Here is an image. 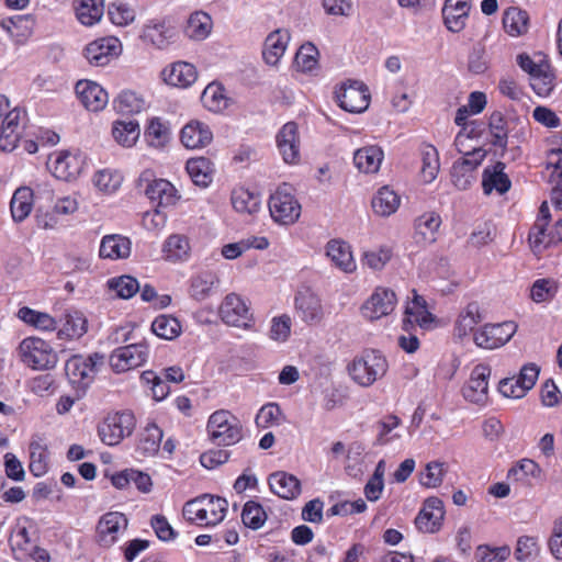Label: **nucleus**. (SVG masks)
<instances>
[{"label":"nucleus","mask_w":562,"mask_h":562,"mask_svg":"<svg viewBox=\"0 0 562 562\" xmlns=\"http://www.w3.org/2000/svg\"><path fill=\"white\" fill-rule=\"evenodd\" d=\"M386 358L375 349H366L348 364L351 380L362 387L371 386L387 372Z\"/></svg>","instance_id":"1"},{"label":"nucleus","mask_w":562,"mask_h":562,"mask_svg":"<svg viewBox=\"0 0 562 562\" xmlns=\"http://www.w3.org/2000/svg\"><path fill=\"white\" fill-rule=\"evenodd\" d=\"M210 439L217 446H232L243 438V426L228 411L213 413L207 422Z\"/></svg>","instance_id":"2"},{"label":"nucleus","mask_w":562,"mask_h":562,"mask_svg":"<svg viewBox=\"0 0 562 562\" xmlns=\"http://www.w3.org/2000/svg\"><path fill=\"white\" fill-rule=\"evenodd\" d=\"M268 206L272 220L281 225H292L301 215V204L288 183L280 186L270 195Z\"/></svg>","instance_id":"3"},{"label":"nucleus","mask_w":562,"mask_h":562,"mask_svg":"<svg viewBox=\"0 0 562 562\" xmlns=\"http://www.w3.org/2000/svg\"><path fill=\"white\" fill-rule=\"evenodd\" d=\"M135 417L132 412H117L108 417L99 425L98 432L108 446L119 445L125 437L133 432Z\"/></svg>","instance_id":"4"},{"label":"nucleus","mask_w":562,"mask_h":562,"mask_svg":"<svg viewBox=\"0 0 562 562\" xmlns=\"http://www.w3.org/2000/svg\"><path fill=\"white\" fill-rule=\"evenodd\" d=\"M22 361L33 369L45 370L56 364L57 356L43 339L29 337L19 346Z\"/></svg>","instance_id":"5"},{"label":"nucleus","mask_w":562,"mask_h":562,"mask_svg":"<svg viewBox=\"0 0 562 562\" xmlns=\"http://www.w3.org/2000/svg\"><path fill=\"white\" fill-rule=\"evenodd\" d=\"M104 363V356L94 352L85 358L80 355L72 356L65 364V372L71 384L87 386L93 379L98 368Z\"/></svg>","instance_id":"6"},{"label":"nucleus","mask_w":562,"mask_h":562,"mask_svg":"<svg viewBox=\"0 0 562 562\" xmlns=\"http://www.w3.org/2000/svg\"><path fill=\"white\" fill-rule=\"evenodd\" d=\"M464 156L456 160L451 168V179L459 190H467L474 181V171L482 164L486 151L482 148H473L463 151Z\"/></svg>","instance_id":"7"},{"label":"nucleus","mask_w":562,"mask_h":562,"mask_svg":"<svg viewBox=\"0 0 562 562\" xmlns=\"http://www.w3.org/2000/svg\"><path fill=\"white\" fill-rule=\"evenodd\" d=\"M335 93L339 106L347 112L361 113L369 106L370 92L362 82L344 83Z\"/></svg>","instance_id":"8"},{"label":"nucleus","mask_w":562,"mask_h":562,"mask_svg":"<svg viewBox=\"0 0 562 562\" xmlns=\"http://www.w3.org/2000/svg\"><path fill=\"white\" fill-rule=\"evenodd\" d=\"M26 124V114L19 108H14L3 117L0 130V149L13 151L22 138Z\"/></svg>","instance_id":"9"},{"label":"nucleus","mask_w":562,"mask_h":562,"mask_svg":"<svg viewBox=\"0 0 562 562\" xmlns=\"http://www.w3.org/2000/svg\"><path fill=\"white\" fill-rule=\"evenodd\" d=\"M127 526L128 519L123 513H105L97 524V542L103 548L112 547L117 541L120 533L127 529Z\"/></svg>","instance_id":"10"},{"label":"nucleus","mask_w":562,"mask_h":562,"mask_svg":"<svg viewBox=\"0 0 562 562\" xmlns=\"http://www.w3.org/2000/svg\"><path fill=\"white\" fill-rule=\"evenodd\" d=\"M122 53L121 42L113 36L101 37L89 43L83 49V56L93 67L106 66Z\"/></svg>","instance_id":"11"},{"label":"nucleus","mask_w":562,"mask_h":562,"mask_svg":"<svg viewBox=\"0 0 562 562\" xmlns=\"http://www.w3.org/2000/svg\"><path fill=\"white\" fill-rule=\"evenodd\" d=\"M147 355L148 348L145 344H131L113 350L109 363L114 372L122 373L142 366Z\"/></svg>","instance_id":"12"},{"label":"nucleus","mask_w":562,"mask_h":562,"mask_svg":"<svg viewBox=\"0 0 562 562\" xmlns=\"http://www.w3.org/2000/svg\"><path fill=\"white\" fill-rule=\"evenodd\" d=\"M517 326L513 322L485 325L474 335V342L484 349H495L504 346L516 333Z\"/></svg>","instance_id":"13"},{"label":"nucleus","mask_w":562,"mask_h":562,"mask_svg":"<svg viewBox=\"0 0 562 562\" xmlns=\"http://www.w3.org/2000/svg\"><path fill=\"white\" fill-rule=\"evenodd\" d=\"M491 368L477 364L473 368L470 379L462 387L463 397L474 404H485L488 398V378Z\"/></svg>","instance_id":"14"},{"label":"nucleus","mask_w":562,"mask_h":562,"mask_svg":"<svg viewBox=\"0 0 562 562\" xmlns=\"http://www.w3.org/2000/svg\"><path fill=\"white\" fill-rule=\"evenodd\" d=\"M220 314L227 325L241 328L251 326L252 315L246 303L235 293L226 295L220 307Z\"/></svg>","instance_id":"15"},{"label":"nucleus","mask_w":562,"mask_h":562,"mask_svg":"<svg viewBox=\"0 0 562 562\" xmlns=\"http://www.w3.org/2000/svg\"><path fill=\"white\" fill-rule=\"evenodd\" d=\"M445 518L443 502L436 497H428L418 513L415 525L418 530L428 533L439 531Z\"/></svg>","instance_id":"16"},{"label":"nucleus","mask_w":562,"mask_h":562,"mask_svg":"<svg viewBox=\"0 0 562 562\" xmlns=\"http://www.w3.org/2000/svg\"><path fill=\"white\" fill-rule=\"evenodd\" d=\"M396 295L394 291L378 288L371 297L363 304L362 314L370 321L379 319L394 311Z\"/></svg>","instance_id":"17"},{"label":"nucleus","mask_w":562,"mask_h":562,"mask_svg":"<svg viewBox=\"0 0 562 562\" xmlns=\"http://www.w3.org/2000/svg\"><path fill=\"white\" fill-rule=\"evenodd\" d=\"M295 307L300 317L310 324H317L324 317L322 301L317 294L310 289L297 292L295 296Z\"/></svg>","instance_id":"18"},{"label":"nucleus","mask_w":562,"mask_h":562,"mask_svg":"<svg viewBox=\"0 0 562 562\" xmlns=\"http://www.w3.org/2000/svg\"><path fill=\"white\" fill-rule=\"evenodd\" d=\"M76 93L83 106L93 112L102 110L108 101V92L97 82L80 80L76 85Z\"/></svg>","instance_id":"19"},{"label":"nucleus","mask_w":562,"mask_h":562,"mask_svg":"<svg viewBox=\"0 0 562 562\" xmlns=\"http://www.w3.org/2000/svg\"><path fill=\"white\" fill-rule=\"evenodd\" d=\"M144 193L156 209L175 205L179 199L176 188L165 179L147 180Z\"/></svg>","instance_id":"20"},{"label":"nucleus","mask_w":562,"mask_h":562,"mask_svg":"<svg viewBox=\"0 0 562 562\" xmlns=\"http://www.w3.org/2000/svg\"><path fill=\"white\" fill-rule=\"evenodd\" d=\"M277 144L283 160L286 164H295L300 159V140L297 125L288 122L277 135Z\"/></svg>","instance_id":"21"},{"label":"nucleus","mask_w":562,"mask_h":562,"mask_svg":"<svg viewBox=\"0 0 562 562\" xmlns=\"http://www.w3.org/2000/svg\"><path fill=\"white\" fill-rule=\"evenodd\" d=\"M271 491L281 498L294 499L301 494L300 480L288 472L278 471L269 476Z\"/></svg>","instance_id":"22"},{"label":"nucleus","mask_w":562,"mask_h":562,"mask_svg":"<svg viewBox=\"0 0 562 562\" xmlns=\"http://www.w3.org/2000/svg\"><path fill=\"white\" fill-rule=\"evenodd\" d=\"M470 11V4L467 0H446L442 8V15L447 29L458 33L465 26Z\"/></svg>","instance_id":"23"},{"label":"nucleus","mask_w":562,"mask_h":562,"mask_svg":"<svg viewBox=\"0 0 562 562\" xmlns=\"http://www.w3.org/2000/svg\"><path fill=\"white\" fill-rule=\"evenodd\" d=\"M180 137L187 148L195 149L209 145L213 139V134L205 123L191 121L181 130Z\"/></svg>","instance_id":"24"},{"label":"nucleus","mask_w":562,"mask_h":562,"mask_svg":"<svg viewBox=\"0 0 562 562\" xmlns=\"http://www.w3.org/2000/svg\"><path fill=\"white\" fill-rule=\"evenodd\" d=\"M505 164L497 161L493 167H486L482 176V187L485 194L496 191L499 194L506 193L512 186L508 176L504 172Z\"/></svg>","instance_id":"25"},{"label":"nucleus","mask_w":562,"mask_h":562,"mask_svg":"<svg viewBox=\"0 0 562 562\" xmlns=\"http://www.w3.org/2000/svg\"><path fill=\"white\" fill-rule=\"evenodd\" d=\"M199 501L201 502L202 521L206 526H214L224 520L228 506L225 498L203 494L199 496Z\"/></svg>","instance_id":"26"},{"label":"nucleus","mask_w":562,"mask_h":562,"mask_svg":"<svg viewBox=\"0 0 562 562\" xmlns=\"http://www.w3.org/2000/svg\"><path fill=\"white\" fill-rule=\"evenodd\" d=\"M290 35L282 30L271 32L266 41L262 50V57L268 65L276 66L283 56Z\"/></svg>","instance_id":"27"},{"label":"nucleus","mask_w":562,"mask_h":562,"mask_svg":"<svg viewBox=\"0 0 562 562\" xmlns=\"http://www.w3.org/2000/svg\"><path fill=\"white\" fill-rule=\"evenodd\" d=\"M326 249L327 256L337 268L347 273L356 270V262L347 243L333 239L328 241Z\"/></svg>","instance_id":"28"},{"label":"nucleus","mask_w":562,"mask_h":562,"mask_svg":"<svg viewBox=\"0 0 562 562\" xmlns=\"http://www.w3.org/2000/svg\"><path fill=\"white\" fill-rule=\"evenodd\" d=\"M100 257L109 259L127 258L131 254V241L120 235L104 236L100 245Z\"/></svg>","instance_id":"29"},{"label":"nucleus","mask_w":562,"mask_h":562,"mask_svg":"<svg viewBox=\"0 0 562 562\" xmlns=\"http://www.w3.org/2000/svg\"><path fill=\"white\" fill-rule=\"evenodd\" d=\"M53 170L56 178L69 181L80 173L81 164L77 156L69 151H61L53 162Z\"/></svg>","instance_id":"30"},{"label":"nucleus","mask_w":562,"mask_h":562,"mask_svg":"<svg viewBox=\"0 0 562 562\" xmlns=\"http://www.w3.org/2000/svg\"><path fill=\"white\" fill-rule=\"evenodd\" d=\"M441 225V217L435 212L420 215L415 221V235L418 241L431 244L436 240V233Z\"/></svg>","instance_id":"31"},{"label":"nucleus","mask_w":562,"mask_h":562,"mask_svg":"<svg viewBox=\"0 0 562 562\" xmlns=\"http://www.w3.org/2000/svg\"><path fill=\"white\" fill-rule=\"evenodd\" d=\"M383 151L378 146H368L355 153L353 161L357 168L366 173H374L380 169Z\"/></svg>","instance_id":"32"},{"label":"nucleus","mask_w":562,"mask_h":562,"mask_svg":"<svg viewBox=\"0 0 562 562\" xmlns=\"http://www.w3.org/2000/svg\"><path fill=\"white\" fill-rule=\"evenodd\" d=\"M503 25L510 36L526 34L529 27V14L525 10L510 7L504 12Z\"/></svg>","instance_id":"33"},{"label":"nucleus","mask_w":562,"mask_h":562,"mask_svg":"<svg viewBox=\"0 0 562 562\" xmlns=\"http://www.w3.org/2000/svg\"><path fill=\"white\" fill-rule=\"evenodd\" d=\"M172 35V29L166 26L164 21L151 20L144 26L142 37L157 48H164L169 44Z\"/></svg>","instance_id":"34"},{"label":"nucleus","mask_w":562,"mask_h":562,"mask_svg":"<svg viewBox=\"0 0 562 562\" xmlns=\"http://www.w3.org/2000/svg\"><path fill=\"white\" fill-rule=\"evenodd\" d=\"M33 191L27 187L15 190L11 199L10 209L15 222L24 221L32 211Z\"/></svg>","instance_id":"35"},{"label":"nucleus","mask_w":562,"mask_h":562,"mask_svg":"<svg viewBox=\"0 0 562 562\" xmlns=\"http://www.w3.org/2000/svg\"><path fill=\"white\" fill-rule=\"evenodd\" d=\"M87 333V319L78 311L67 312L63 316V326L58 330L60 338H80Z\"/></svg>","instance_id":"36"},{"label":"nucleus","mask_w":562,"mask_h":562,"mask_svg":"<svg viewBox=\"0 0 562 562\" xmlns=\"http://www.w3.org/2000/svg\"><path fill=\"white\" fill-rule=\"evenodd\" d=\"M372 209L380 216H390L400 206L398 195L389 187H382L372 199Z\"/></svg>","instance_id":"37"},{"label":"nucleus","mask_w":562,"mask_h":562,"mask_svg":"<svg viewBox=\"0 0 562 562\" xmlns=\"http://www.w3.org/2000/svg\"><path fill=\"white\" fill-rule=\"evenodd\" d=\"M186 168L194 184L205 188L212 182V164L207 158H191Z\"/></svg>","instance_id":"38"},{"label":"nucleus","mask_w":562,"mask_h":562,"mask_svg":"<svg viewBox=\"0 0 562 562\" xmlns=\"http://www.w3.org/2000/svg\"><path fill=\"white\" fill-rule=\"evenodd\" d=\"M112 135L124 147H132L140 135L139 125L133 120H120L113 123Z\"/></svg>","instance_id":"39"},{"label":"nucleus","mask_w":562,"mask_h":562,"mask_svg":"<svg viewBox=\"0 0 562 562\" xmlns=\"http://www.w3.org/2000/svg\"><path fill=\"white\" fill-rule=\"evenodd\" d=\"M482 321L480 306L476 302H471L462 311L456 322L454 333L459 338L465 337L473 330L475 325Z\"/></svg>","instance_id":"40"},{"label":"nucleus","mask_w":562,"mask_h":562,"mask_svg":"<svg viewBox=\"0 0 562 562\" xmlns=\"http://www.w3.org/2000/svg\"><path fill=\"white\" fill-rule=\"evenodd\" d=\"M548 167H553L550 181L554 183L551 191V201L562 210V151H550Z\"/></svg>","instance_id":"41"},{"label":"nucleus","mask_w":562,"mask_h":562,"mask_svg":"<svg viewBox=\"0 0 562 562\" xmlns=\"http://www.w3.org/2000/svg\"><path fill=\"white\" fill-rule=\"evenodd\" d=\"M211 30V16L205 12L198 11L190 15L184 32L188 37L202 41L209 36Z\"/></svg>","instance_id":"42"},{"label":"nucleus","mask_w":562,"mask_h":562,"mask_svg":"<svg viewBox=\"0 0 562 562\" xmlns=\"http://www.w3.org/2000/svg\"><path fill=\"white\" fill-rule=\"evenodd\" d=\"M440 168L439 154L435 146L426 144L422 147L420 176L425 183L432 182Z\"/></svg>","instance_id":"43"},{"label":"nucleus","mask_w":562,"mask_h":562,"mask_svg":"<svg viewBox=\"0 0 562 562\" xmlns=\"http://www.w3.org/2000/svg\"><path fill=\"white\" fill-rule=\"evenodd\" d=\"M196 80V70L192 64L179 61L172 65L166 81L177 87H189Z\"/></svg>","instance_id":"44"},{"label":"nucleus","mask_w":562,"mask_h":562,"mask_svg":"<svg viewBox=\"0 0 562 562\" xmlns=\"http://www.w3.org/2000/svg\"><path fill=\"white\" fill-rule=\"evenodd\" d=\"M232 204L238 213L255 214L260 209V199L249 190L238 188L232 192Z\"/></svg>","instance_id":"45"},{"label":"nucleus","mask_w":562,"mask_h":562,"mask_svg":"<svg viewBox=\"0 0 562 562\" xmlns=\"http://www.w3.org/2000/svg\"><path fill=\"white\" fill-rule=\"evenodd\" d=\"M151 331L161 339L172 340L181 334V325L171 315H159L151 324Z\"/></svg>","instance_id":"46"},{"label":"nucleus","mask_w":562,"mask_h":562,"mask_svg":"<svg viewBox=\"0 0 562 562\" xmlns=\"http://www.w3.org/2000/svg\"><path fill=\"white\" fill-rule=\"evenodd\" d=\"M0 25L11 37L29 36L32 33L34 19L30 14H18L3 19Z\"/></svg>","instance_id":"47"},{"label":"nucleus","mask_w":562,"mask_h":562,"mask_svg":"<svg viewBox=\"0 0 562 562\" xmlns=\"http://www.w3.org/2000/svg\"><path fill=\"white\" fill-rule=\"evenodd\" d=\"M161 439V429L154 424L148 425L140 436L137 451L145 457L154 456L159 450Z\"/></svg>","instance_id":"48"},{"label":"nucleus","mask_w":562,"mask_h":562,"mask_svg":"<svg viewBox=\"0 0 562 562\" xmlns=\"http://www.w3.org/2000/svg\"><path fill=\"white\" fill-rule=\"evenodd\" d=\"M108 288L115 292L116 297L123 300L133 297L140 290L137 279L128 274L111 278Z\"/></svg>","instance_id":"49"},{"label":"nucleus","mask_w":562,"mask_h":562,"mask_svg":"<svg viewBox=\"0 0 562 562\" xmlns=\"http://www.w3.org/2000/svg\"><path fill=\"white\" fill-rule=\"evenodd\" d=\"M203 104L213 112H220L228 106V99L224 94V88L215 82L210 83L202 93Z\"/></svg>","instance_id":"50"},{"label":"nucleus","mask_w":562,"mask_h":562,"mask_svg":"<svg viewBox=\"0 0 562 562\" xmlns=\"http://www.w3.org/2000/svg\"><path fill=\"white\" fill-rule=\"evenodd\" d=\"M20 319L42 330H54L56 321L47 313L34 311L30 307H21L18 312Z\"/></svg>","instance_id":"51"},{"label":"nucleus","mask_w":562,"mask_h":562,"mask_svg":"<svg viewBox=\"0 0 562 562\" xmlns=\"http://www.w3.org/2000/svg\"><path fill=\"white\" fill-rule=\"evenodd\" d=\"M103 11V0H82L77 8V18L83 25L90 26L102 18Z\"/></svg>","instance_id":"52"},{"label":"nucleus","mask_w":562,"mask_h":562,"mask_svg":"<svg viewBox=\"0 0 562 562\" xmlns=\"http://www.w3.org/2000/svg\"><path fill=\"white\" fill-rule=\"evenodd\" d=\"M554 72L548 64L547 68L543 67L541 71L530 77V86L539 97H548L554 89Z\"/></svg>","instance_id":"53"},{"label":"nucleus","mask_w":562,"mask_h":562,"mask_svg":"<svg viewBox=\"0 0 562 562\" xmlns=\"http://www.w3.org/2000/svg\"><path fill=\"white\" fill-rule=\"evenodd\" d=\"M318 49L316 46L312 43H305L303 44L294 58V64L296 68L302 72H311L313 71L317 65H318Z\"/></svg>","instance_id":"54"},{"label":"nucleus","mask_w":562,"mask_h":562,"mask_svg":"<svg viewBox=\"0 0 562 562\" xmlns=\"http://www.w3.org/2000/svg\"><path fill=\"white\" fill-rule=\"evenodd\" d=\"M217 281V277L211 272H203L193 277L190 285L191 296L198 301L205 300Z\"/></svg>","instance_id":"55"},{"label":"nucleus","mask_w":562,"mask_h":562,"mask_svg":"<svg viewBox=\"0 0 562 562\" xmlns=\"http://www.w3.org/2000/svg\"><path fill=\"white\" fill-rule=\"evenodd\" d=\"M145 137L150 146L161 148L170 139L169 127L160 119L154 117L145 131Z\"/></svg>","instance_id":"56"},{"label":"nucleus","mask_w":562,"mask_h":562,"mask_svg":"<svg viewBox=\"0 0 562 562\" xmlns=\"http://www.w3.org/2000/svg\"><path fill=\"white\" fill-rule=\"evenodd\" d=\"M144 106V99L131 90L121 92L114 100V108L122 114L139 113Z\"/></svg>","instance_id":"57"},{"label":"nucleus","mask_w":562,"mask_h":562,"mask_svg":"<svg viewBox=\"0 0 562 562\" xmlns=\"http://www.w3.org/2000/svg\"><path fill=\"white\" fill-rule=\"evenodd\" d=\"M267 519V514L259 503L248 501L241 512V520L244 525L254 530L262 527Z\"/></svg>","instance_id":"58"},{"label":"nucleus","mask_w":562,"mask_h":562,"mask_svg":"<svg viewBox=\"0 0 562 562\" xmlns=\"http://www.w3.org/2000/svg\"><path fill=\"white\" fill-rule=\"evenodd\" d=\"M167 257L173 260H181L188 257L190 251L189 240L183 235H171L164 245Z\"/></svg>","instance_id":"59"},{"label":"nucleus","mask_w":562,"mask_h":562,"mask_svg":"<svg viewBox=\"0 0 562 562\" xmlns=\"http://www.w3.org/2000/svg\"><path fill=\"white\" fill-rule=\"evenodd\" d=\"M446 472V463L431 461L426 464L425 472L422 473L420 483L428 488L438 487L442 484Z\"/></svg>","instance_id":"60"},{"label":"nucleus","mask_w":562,"mask_h":562,"mask_svg":"<svg viewBox=\"0 0 562 562\" xmlns=\"http://www.w3.org/2000/svg\"><path fill=\"white\" fill-rule=\"evenodd\" d=\"M108 14L112 23L119 26H126L134 22L136 18L135 10L123 2L111 3L108 9Z\"/></svg>","instance_id":"61"},{"label":"nucleus","mask_w":562,"mask_h":562,"mask_svg":"<svg viewBox=\"0 0 562 562\" xmlns=\"http://www.w3.org/2000/svg\"><path fill=\"white\" fill-rule=\"evenodd\" d=\"M283 418L282 412L278 404L269 403L263 405L257 416L256 425L260 428H269L274 425H279Z\"/></svg>","instance_id":"62"},{"label":"nucleus","mask_w":562,"mask_h":562,"mask_svg":"<svg viewBox=\"0 0 562 562\" xmlns=\"http://www.w3.org/2000/svg\"><path fill=\"white\" fill-rule=\"evenodd\" d=\"M529 243L535 252H540L543 248L554 243V236H552V232L550 234L547 233L546 223H535L529 232Z\"/></svg>","instance_id":"63"},{"label":"nucleus","mask_w":562,"mask_h":562,"mask_svg":"<svg viewBox=\"0 0 562 562\" xmlns=\"http://www.w3.org/2000/svg\"><path fill=\"white\" fill-rule=\"evenodd\" d=\"M510 555L508 546L491 548L488 546H480L476 549L475 558L479 562H503Z\"/></svg>","instance_id":"64"}]
</instances>
